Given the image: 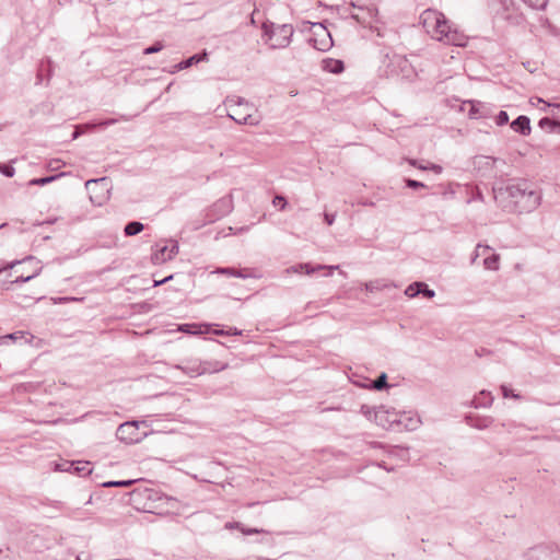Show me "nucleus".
Wrapping results in <instances>:
<instances>
[{
  "label": "nucleus",
  "instance_id": "1",
  "mask_svg": "<svg viewBox=\"0 0 560 560\" xmlns=\"http://www.w3.org/2000/svg\"><path fill=\"white\" fill-rule=\"evenodd\" d=\"M494 199L509 211L532 212L541 202V192L526 182L494 189Z\"/></svg>",
  "mask_w": 560,
  "mask_h": 560
},
{
  "label": "nucleus",
  "instance_id": "2",
  "mask_svg": "<svg viewBox=\"0 0 560 560\" xmlns=\"http://www.w3.org/2000/svg\"><path fill=\"white\" fill-rule=\"evenodd\" d=\"M425 32L434 39L448 45L464 46L466 37L457 30H452L443 13L428 9L420 15Z\"/></svg>",
  "mask_w": 560,
  "mask_h": 560
},
{
  "label": "nucleus",
  "instance_id": "3",
  "mask_svg": "<svg viewBox=\"0 0 560 560\" xmlns=\"http://www.w3.org/2000/svg\"><path fill=\"white\" fill-rule=\"evenodd\" d=\"M224 104L229 107L228 117L238 125L258 126L261 121L255 105L241 96H228Z\"/></svg>",
  "mask_w": 560,
  "mask_h": 560
},
{
  "label": "nucleus",
  "instance_id": "4",
  "mask_svg": "<svg viewBox=\"0 0 560 560\" xmlns=\"http://www.w3.org/2000/svg\"><path fill=\"white\" fill-rule=\"evenodd\" d=\"M351 4L357 10L351 13V18L364 27H369L371 31L375 32L378 37H383L384 27L382 26L383 23L380 20L377 8L374 5L360 4L359 1L352 2Z\"/></svg>",
  "mask_w": 560,
  "mask_h": 560
},
{
  "label": "nucleus",
  "instance_id": "5",
  "mask_svg": "<svg viewBox=\"0 0 560 560\" xmlns=\"http://www.w3.org/2000/svg\"><path fill=\"white\" fill-rule=\"evenodd\" d=\"M262 31L264 36L268 37L270 48L272 49L288 47L294 33L291 24L264 23Z\"/></svg>",
  "mask_w": 560,
  "mask_h": 560
},
{
  "label": "nucleus",
  "instance_id": "6",
  "mask_svg": "<svg viewBox=\"0 0 560 560\" xmlns=\"http://www.w3.org/2000/svg\"><path fill=\"white\" fill-rule=\"evenodd\" d=\"M142 433L139 432L138 421H128L121 423L116 430V438L127 444L138 443L142 439Z\"/></svg>",
  "mask_w": 560,
  "mask_h": 560
},
{
  "label": "nucleus",
  "instance_id": "7",
  "mask_svg": "<svg viewBox=\"0 0 560 560\" xmlns=\"http://www.w3.org/2000/svg\"><path fill=\"white\" fill-rule=\"evenodd\" d=\"M232 211V200L229 197L221 198L212 205L207 217L209 222H214Z\"/></svg>",
  "mask_w": 560,
  "mask_h": 560
},
{
  "label": "nucleus",
  "instance_id": "8",
  "mask_svg": "<svg viewBox=\"0 0 560 560\" xmlns=\"http://www.w3.org/2000/svg\"><path fill=\"white\" fill-rule=\"evenodd\" d=\"M178 244L175 241H171V245H163L158 248L152 255V260L155 264H163L167 260L173 259L178 254Z\"/></svg>",
  "mask_w": 560,
  "mask_h": 560
},
{
  "label": "nucleus",
  "instance_id": "9",
  "mask_svg": "<svg viewBox=\"0 0 560 560\" xmlns=\"http://www.w3.org/2000/svg\"><path fill=\"white\" fill-rule=\"evenodd\" d=\"M361 412L368 418L372 419L374 417V421L385 428L387 423L395 422L396 420H384L385 416L388 413L383 406L373 408L366 405H362Z\"/></svg>",
  "mask_w": 560,
  "mask_h": 560
},
{
  "label": "nucleus",
  "instance_id": "10",
  "mask_svg": "<svg viewBox=\"0 0 560 560\" xmlns=\"http://www.w3.org/2000/svg\"><path fill=\"white\" fill-rule=\"evenodd\" d=\"M176 369L183 371L190 377H196L205 374L203 363L198 359H189L184 361L182 364L175 366Z\"/></svg>",
  "mask_w": 560,
  "mask_h": 560
},
{
  "label": "nucleus",
  "instance_id": "11",
  "mask_svg": "<svg viewBox=\"0 0 560 560\" xmlns=\"http://www.w3.org/2000/svg\"><path fill=\"white\" fill-rule=\"evenodd\" d=\"M338 266H324V265H317L316 267H313L311 264H299V265H295V266H292L290 268H288L285 270L287 273H300V272H305L306 275H312L314 273L315 271L317 270H325L327 269L328 272L326 273V276H331L332 273V270L334 269H337Z\"/></svg>",
  "mask_w": 560,
  "mask_h": 560
},
{
  "label": "nucleus",
  "instance_id": "12",
  "mask_svg": "<svg viewBox=\"0 0 560 560\" xmlns=\"http://www.w3.org/2000/svg\"><path fill=\"white\" fill-rule=\"evenodd\" d=\"M511 128L522 136H528L532 130L530 119L525 115H521L511 122Z\"/></svg>",
  "mask_w": 560,
  "mask_h": 560
},
{
  "label": "nucleus",
  "instance_id": "13",
  "mask_svg": "<svg viewBox=\"0 0 560 560\" xmlns=\"http://www.w3.org/2000/svg\"><path fill=\"white\" fill-rule=\"evenodd\" d=\"M466 421L468 425H470L471 428L483 430L489 428L493 423V418L470 415L466 417Z\"/></svg>",
  "mask_w": 560,
  "mask_h": 560
},
{
  "label": "nucleus",
  "instance_id": "14",
  "mask_svg": "<svg viewBox=\"0 0 560 560\" xmlns=\"http://www.w3.org/2000/svg\"><path fill=\"white\" fill-rule=\"evenodd\" d=\"M493 397L490 393H487L486 390H481L479 396L475 397L471 401V405L475 408H487L492 405Z\"/></svg>",
  "mask_w": 560,
  "mask_h": 560
},
{
  "label": "nucleus",
  "instance_id": "15",
  "mask_svg": "<svg viewBox=\"0 0 560 560\" xmlns=\"http://www.w3.org/2000/svg\"><path fill=\"white\" fill-rule=\"evenodd\" d=\"M205 59H207V52L196 54V55L180 61L179 63H177L175 66V70L179 71V70L187 69V68L191 67L192 65H196Z\"/></svg>",
  "mask_w": 560,
  "mask_h": 560
},
{
  "label": "nucleus",
  "instance_id": "16",
  "mask_svg": "<svg viewBox=\"0 0 560 560\" xmlns=\"http://www.w3.org/2000/svg\"><path fill=\"white\" fill-rule=\"evenodd\" d=\"M323 69L330 73H340L343 71L345 66L341 60L327 58L323 60Z\"/></svg>",
  "mask_w": 560,
  "mask_h": 560
},
{
  "label": "nucleus",
  "instance_id": "17",
  "mask_svg": "<svg viewBox=\"0 0 560 560\" xmlns=\"http://www.w3.org/2000/svg\"><path fill=\"white\" fill-rule=\"evenodd\" d=\"M51 72H52V68H51L50 59L42 60L39 63V67H38L36 84H40L44 81L45 74L49 79L51 75Z\"/></svg>",
  "mask_w": 560,
  "mask_h": 560
},
{
  "label": "nucleus",
  "instance_id": "18",
  "mask_svg": "<svg viewBox=\"0 0 560 560\" xmlns=\"http://www.w3.org/2000/svg\"><path fill=\"white\" fill-rule=\"evenodd\" d=\"M528 560H547L549 552L546 547L537 546L528 550L526 553Z\"/></svg>",
  "mask_w": 560,
  "mask_h": 560
},
{
  "label": "nucleus",
  "instance_id": "19",
  "mask_svg": "<svg viewBox=\"0 0 560 560\" xmlns=\"http://www.w3.org/2000/svg\"><path fill=\"white\" fill-rule=\"evenodd\" d=\"M203 363V370L206 373H217L220 371H223L228 368L226 363H222L220 361L210 360V361H202Z\"/></svg>",
  "mask_w": 560,
  "mask_h": 560
},
{
  "label": "nucleus",
  "instance_id": "20",
  "mask_svg": "<svg viewBox=\"0 0 560 560\" xmlns=\"http://www.w3.org/2000/svg\"><path fill=\"white\" fill-rule=\"evenodd\" d=\"M322 32L324 33L325 38L320 39L319 43L315 39L314 47L318 50L326 51L331 47L332 40L330 34L327 32L325 27H322Z\"/></svg>",
  "mask_w": 560,
  "mask_h": 560
},
{
  "label": "nucleus",
  "instance_id": "21",
  "mask_svg": "<svg viewBox=\"0 0 560 560\" xmlns=\"http://www.w3.org/2000/svg\"><path fill=\"white\" fill-rule=\"evenodd\" d=\"M144 229V225L139 221H131L126 224L124 232L127 236H133L142 232Z\"/></svg>",
  "mask_w": 560,
  "mask_h": 560
},
{
  "label": "nucleus",
  "instance_id": "22",
  "mask_svg": "<svg viewBox=\"0 0 560 560\" xmlns=\"http://www.w3.org/2000/svg\"><path fill=\"white\" fill-rule=\"evenodd\" d=\"M69 467H72V472L78 475H90L92 472V468L90 467V463L85 462H77L69 464Z\"/></svg>",
  "mask_w": 560,
  "mask_h": 560
},
{
  "label": "nucleus",
  "instance_id": "23",
  "mask_svg": "<svg viewBox=\"0 0 560 560\" xmlns=\"http://www.w3.org/2000/svg\"><path fill=\"white\" fill-rule=\"evenodd\" d=\"M499 261H500V256L498 254L492 253L485 257L483 266L488 270H498Z\"/></svg>",
  "mask_w": 560,
  "mask_h": 560
},
{
  "label": "nucleus",
  "instance_id": "24",
  "mask_svg": "<svg viewBox=\"0 0 560 560\" xmlns=\"http://www.w3.org/2000/svg\"><path fill=\"white\" fill-rule=\"evenodd\" d=\"M225 527L226 528H236V529L241 530L244 535H253V534H258V533L264 532L262 529L247 528L240 522L228 523L225 525Z\"/></svg>",
  "mask_w": 560,
  "mask_h": 560
},
{
  "label": "nucleus",
  "instance_id": "25",
  "mask_svg": "<svg viewBox=\"0 0 560 560\" xmlns=\"http://www.w3.org/2000/svg\"><path fill=\"white\" fill-rule=\"evenodd\" d=\"M24 337H25V332L21 331V330L14 331L12 334H8L4 336H0V346H5L10 341L15 342L16 340L23 339Z\"/></svg>",
  "mask_w": 560,
  "mask_h": 560
},
{
  "label": "nucleus",
  "instance_id": "26",
  "mask_svg": "<svg viewBox=\"0 0 560 560\" xmlns=\"http://www.w3.org/2000/svg\"><path fill=\"white\" fill-rule=\"evenodd\" d=\"M132 119V116H129V115H120L118 118H108V119H105V120H102L97 124H93V126H98V127H108V126H112V125H115L116 122L122 120V121H130Z\"/></svg>",
  "mask_w": 560,
  "mask_h": 560
},
{
  "label": "nucleus",
  "instance_id": "27",
  "mask_svg": "<svg viewBox=\"0 0 560 560\" xmlns=\"http://www.w3.org/2000/svg\"><path fill=\"white\" fill-rule=\"evenodd\" d=\"M409 163L412 166L418 167L419 170H423V171L424 170H431V171H433L436 174H440L443 171L441 165L433 164V163L421 164V163H418L416 160H410Z\"/></svg>",
  "mask_w": 560,
  "mask_h": 560
},
{
  "label": "nucleus",
  "instance_id": "28",
  "mask_svg": "<svg viewBox=\"0 0 560 560\" xmlns=\"http://www.w3.org/2000/svg\"><path fill=\"white\" fill-rule=\"evenodd\" d=\"M63 174L61 173V174L51 175V176H47V177L33 178V179L30 180L28 185H31V186H44V185H47L49 183L55 182L57 178H59Z\"/></svg>",
  "mask_w": 560,
  "mask_h": 560
},
{
  "label": "nucleus",
  "instance_id": "29",
  "mask_svg": "<svg viewBox=\"0 0 560 560\" xmlns=\"http://www.w3.org/2000/svg\"><path fill=\"white\" fill-rule=\"evenodd\" d=\"M218 272L242 279L250 277V275L244 272V270H236L234 268H220Z\"/></svg>",
  "mask_w": 560,
  "mask_h": 560
},
{
  "label": "nucleus",
  "instance_id": "30",
  "mask_svg": "<svg viewBox=\"0 0 560 560\" xmlns=\"http://www.w3.org/2000/svg\"><path fill=\"white\" fill-rule=\"evenodd\" d=\"M490 250H491V247H490V246H488V245H482V244H478V245L476 246L475 253H474V255H472V257H471V264H475V262H476V260H477V258H478V257H480V256H485V257H486V256L490 255V254H489V253H490Z\"/></svg>",
  "mask_w": 560,
  "mask_h": 560
},
{
  "label": "nucleus",
  "instance_id": "31",
  "mask_svg": "<svg viewBox=\"0 0 560 560\" xmlns=\"http://www.w3.org/2000/svg\"><path fill=\"white\" fill-rule=\"evenodd\" d=\"M364 288L369 292H376L387 288V284L383 280H374L364 283Z\"/></svg>",
  "mask_w": 560,
  "mask_h": 560
},
{
  "label": "nucleus",
  "instance_id": "32",
  "mask_svg": "<svg viewBox=\"0 0 560 560\" xmlns=\"http://www.w3.org/2000/svg\"><path fill=\"white\" fill-rule=\"evenodd\" d=\"M421 285H422V282H413V283L409 284L407 287V289L405 290V294L408 298H416L421 292Z\"/></svg>",
  "mask_w": 560,
  "mask_h": 560
},
{
  "label": "nucleus",
  "instance_id": "33",
  "mask_svg": "<svg viewBox=\"0 0 560 560\" xmlns=\"http://www.w3.org/2000/svg\"><path fill=\"white\" fill-rule=\"evenodd\" d=\"M557 121L550 119L549 117H544L538 121V126L542 130H547L549 132H553Z\"/></svg>",
  "mask_w": 560,
  "mask_h": 560
},
{
  "label": "nucleus",
  "instance_id": "34",
  "mask_svg": "<svg viewBox=\"0 0 560 560\" xmlns=\"http://www.w3.org/2000/svg\"><path fill=\"white\" fill-rule=\"evenodd\" d=\"M372 387L376 390H382L386 387H388L387 384V375L385 373H382L374 382Z\"/></svg>",
  "mask_w": 560,
  "mask_h": 560
},
{
  "label": "nucleus",
  "instance_id": "35",
  "mask_svg": "<svg viewBox=\"0 0 560 560\" xmlns=\"http://www.w3.org/2000/svg\"><path fill=\"white\" fill-rule=\"evenodd\" d=\"M136 482V480L133 479H128V480H115V481H107V482H104L103 486L106 487V488H110V487H130L131 485H133Z\"/></svg>",
  "mask_w": 560,
  "mask_h": 560
},
{
  "label": "nucleus",
  "instance_id": "36",
  "mask_svg": "<svg viewBox=\"0 0 560 560\" xmlns=\"http://www.w3.org/2000/svg\"><path fill=\"white\" fill-rule=\"evenodd\" d=\"M530 8L536 10H544L547 7L548 0H523Z\"/></svg>",
  "mask_w": 560,
  "mask_h": 560
},
{
  "label": "nucleus",
  "instance_id": "37",
  "mask_svg": "<svg viewBox=\"0 0 560 560\" xmlns=\"http://www.w3.org/2000/svg\"><path fill=\"white\" fill-rule=\"evenodd\" d=\"M40 267H37V269L30 276H26V277H18L14 281H12L13 284L15 283H24V282H27L32 279H34L35 277H37L39 275V271H40Z\"/></svg>",
  "mask_w": 560,
  "mask_h": 560
},
{
  "label": "nucleus",
  "instance_id": "38",
  "mask_svg": "<svg viewBox=\"0 0 560 560\" xmlns=\"http://www.w3.org/2000/svg\"><path fill=\"white\" fill-rule=\"evenodd\" d=\"M40 504L44 506H50L55 510H62L65 508V503L62 501H51V500H43Z\"/></svg>",
  "mask_w": 560,
  "mask_h": 560
},
{
  "label": "nucleus",
  "instance_id": "39",
  "mask_svg": "<svg viewBox=\"0 0 560 560\" xmlns=\"http://www.w3.org/2000/svg\"><path fill=\"white\" fill-rule=\"evenodd\" d=\"M163 44L161 42H156L155 44H153L152 46H149L147 47L144 50H143V54L144 55H151V54H156L159 51H161L163 49Z\"/></svg>",
  "mask_w": 560,
  "mask_h": 560
},
{
  "label": "nucleus",
  "instance_id": "40",
  "mask_svg": "<svg viewBox=\"0 0 560 560\" xmlns=\"http://www.w3.org/2000/svg\"><path fill=\"white\" fill-rule=\"evenodd\" d=\"M0 173L7 177H13L15 174V170L11 165L0 163Z\"/></svg>",
  "mask_w": 560,
  "mask_h": 560
},
{
  "label": "nucleus",
  "instance_id": "41",
  "mask_svg": "<svg viewBox=\"0 0 560 560\" xmlns=\"http://www.w3.org/2000/svg\"><path fill=\"white\" fill-rule=\"evenodd\" d=\"M495 122L498 126H503L509 122V115L506 112L501 110L495 117Z\"/></svg>",
  "mask_w": 560,
  "mask_h": 560
},
{
  "label": "nucleus",
  "instance_id": "42",
  "mask_svg": "<svg viewBox=\"0 0 560 560\" xmlns=\"http://www.w3.org/2000/svg\"><path fill=\"white\" fill-rule=\"evenodd\" d=\"M405 183H406V186L408 188H411V189H418V188H423L425 187V185L421 182H418L416 179H411V178H407L405 179Z\"/></svg>",
  "mask_w": 560,
  "mask_h": 560
},
{
  "label": "nucleus",
  "instance_id": "43",
  "mask_svg": "<svg viewBox=\"0 0 560 560\" xmlns=\"http://www.w3.org/2000/svg\"><path fill=\"white\" fill-rule=\"evenodd\" d=\"M106 178H96V179H89L85 183V187L88 190H91L92 186H98V185H105Z\"/></svg>",
  "mask_w": 560,
  "mask_h": 560
},
{
  "label": "nucleus",
  "instance_id": "44",
  "mask_svg": "<svg viewBox=\"0 0 560 560\" xmlns=\"http://www.w3.org/2000/svg\"><path fill=\"white\" fill-rule=\"evenodd\" d=\"M272 202H273V206H275V207H279V208H280V210H283V209L285 208V206H287V200H285V198H284V197H282V196H276V197L273 198V201H272Z\"/></svg>",
  "mask_w": 560,
  "mask_h": 560
},
{
  "label": "nucleus",
  "instance_id": "45",
  "mask_svg": "<svg viewBox=\"0 0 560 560\" xmlns=\"http://www.w3.org/2000/svg\"><path fill=\"white\" fill-rule=\"evenodd\" d=\"M420 294H423L428 299H432L435 295V292L422 282Z\"/></svg>",
  "mask_w": 560,
  "mask_h": 560
},
{
  "label": "nucleus",
  "instance_id": "46",
  "mask_svg": "<svg viewBox=\"0 0 560 560\" xmlns=\"http://www.w3.org/2000/svg\"><path fill=\"white\" fill-rule=\"evenodd\" d=\"M501 390H502V395L504 398H509V397H512V398H520V396L517 394H514L511 389H509L508 386L505 385H502L501 386Z\"/></svg>",
  "mask_w": 560,
  "mask_h": 560
},
{
  "label": "nucleus",
  "instance_id": "47",
  "mask_svg": "<svg viewBox=\"0 0 560 560\" xmlns=\"http://www.w3.org/2000/svg\"><path fill=\"white\" fill-rule=\"evenodd\" d=\"M336 214L335 213H324V220L328 225H331L335 222Z\"/></svg>",
  "mask_w": 560,
  "mask_h": 560
},
{
  "label": "nucleus",
  "instance_id": "48",
  "mask_svg": "<svg viewBox=\"0 0 560 560\" xmlns=\"http://www.w3.org/2000/svg\"><path fill=\"white\" fill-rule=\"evenodd\" d=\"M69 462L63 464V465H57V469L61 470V471H71L72 472V467H69Z\"/></svg>",
  "mask_w": 560,
  "mask_h": 560
},
{
  "label": "nucleus",
  "instance_id": "49",
  "mask_svg": "<svg viewBox=\"0 0 560 560\" xmlns=\"http://www.w3.org/2000/svg\"><path fill=\"white\" fill-rule=\"evenodd\" d=\"M477 112H478V110L476 109L475 104H472V103H471V108H470V110H469V113H468L469 117H470V118H478V116H477Z\"/></svg>",
  "mask_w": 560,
  "mask_h": 560
},
{
  "label": "nucleus",
  "instance_id": "50",
  "mask_svg": "<svg viewBox=\"0 0 560 560\" xmlns=\"http://www.w3.org/2000/svg\"><path fill=\"white\" fill-rule=\"evenodd\" d=\"M488 353H490V351H489V350H487V349H485V348H481V349H477V350H476V354H477V355H479V357L485 355V354H488Z\"/></svg>",
  "mask_w": 560,
  "mask_h": 560
},
{
  "label": "nucleus",
  "instance_id": "51",
  "mask_svg": "<svg viewBox=\"0 0 560 560\" xmlns=\"http://www.w3.org/2000/svg\"><path fill=\"white\" fill-rule=\"evenodd\" d=\"M172 278H173L172 276H168V277H166L165 279L161 280V281H155V282H154V285H160V284H162V283H165V282H167L168 280H171Z\"/></svg>",
  "mask_w": 560,
  "mask_h": 560
},
{
  "label": "nucleus",
  "instance_id": "52",
  "mask_svg": "<svg viewBox=\"0 0 560 560\" xmlns=\"http://www.w3.org/2000/svg\"><path fill=\"white\" fill-rule=\"evenodd\" d=\"M81 135V131L79 130V128H77L73 133H72V140L79 138V136Z\"/></svg>",
  "mask_w": 560,
  "mask_h": 560
},
{
  "label": "nucleus",
  "instance_id": "53",
  "mask_svg": "<svg viewBox=\"0 0 560 560\" xmlns=\"http://www.w3.org/2000/svg\"><path fill=\"white\" fill-rule=\"evenodd\" d=\"M553 132L560 135V121H557Z\"/></svg>",
  "mask_w": 560,
  "mask_h": 560
},
{
  "label": "nucleus",
  "instance_id": "54",
  "mask_svg": "<svg viewBox=\"0 0 560 560\" xmlns=\"http://www.w3.org/2000/svg\"><path fill=\"white\" fill-rule=\"evenodd\" d=\"M377 466L383 468V469H386L387 471L393 470L392 468H387L384 463H377Z\"/></svg>",
  "mask_w": 560,
  "mask_h": 560
},
{
  "label": "nucleus",
  "instance_id": "55",
  "mask_svg": "<svg viewBox=\"0 0 560 560\" xmlns=\"http://www.w3.org/2000/svg\"><path fill=\"white\" fill-rule=\"evenodd\" d=\"M547 106L560 109V104L559 103H555V104L548 103Z\"/></svg>",
  "mask_w": 560,
  "mask_h": 560
},
{
  "label": "nucleus",
  "instance_id": "56",
  "mask_svg": "<svg viewBox=\"0 0 560 560\" xmlns=\"http://www.w3.org/2000/svg\"><path fill=\"white\" fill-rule=\"evenodd\" d=\"M370 445L371 447H381V444L377 442H371Z\"/></svg>",
  "mask_w": 560,
  "mask_h": 560
},
{
  "label": "nucleus",
  "instance_id": "57",
  "mask_svg": "<svg viewBox=\"0 0 560 560\" xmlns=\"http://www.w3.org/2000/svg\"><path fill=\"white\" fill-rule=\"evenodd\" d=\"M24 261H28V262H32L34 261V257L33 256H28L24 259Z\"/></svg>",
  "mask_w": 560,
  "mask_h": 560
},
{
  "label": "nucleus",
  "instance_id": "58",
  "mask_svg": "<svg viewBox=\"0 0 560 560\" xmlns=\"http://www.w3.org/2000/svg\"><path fill=\"white\" fill-rule=\"evenodd\" d=\"M187 327H188V324H185V325H183V326L180 327V330H183V331H188V330L186 329Z\"/></svg>",
  "mask_w": 560,
  "mask_h": 560
},
{
  "label": "nucleus",
  "instance_id": "59",
  "mask_svg": "<svg viewBox=\"0 0 560 560\" xmlns=\"http://www.w3.org/2000/svg\"><path fill=\"white\" fill-rule=\"evenodd\" d=\"M241 332L237 331L236 329L233 331V332H228V335H240Z\"/></svg>",
  "mask_w": 560,
  "mask_h": 560
},
{
  "label": "nucleus",
  "instance_id": "60",
  "mask_svg": "<svg viewBox=\"0 0 560 560\" xmlns=\"http://www.w3.org/2000/svg\"><path fill=\"white\" fill-rule=\"evenodd\" d=\"M3 226H4V224L0 225V229L3 228Z\"/></svg>",
  "mask_w": 560,
  "mask_h": 560
},
{
  "label": "nucleus",
  "instance_id": "61",
  "mask_svg": "<svg viewBox=\"0 0 560 560\" xmlns=\"http://www.w3.org/2000/svg\"><path fill=\"white\" fill-rule=\"evenodd\" d=\"M2 552V549L0 548V553Z\"/></svg>",
  "mask_w": 560,
  "mask_h": 560
}]
</instances>
